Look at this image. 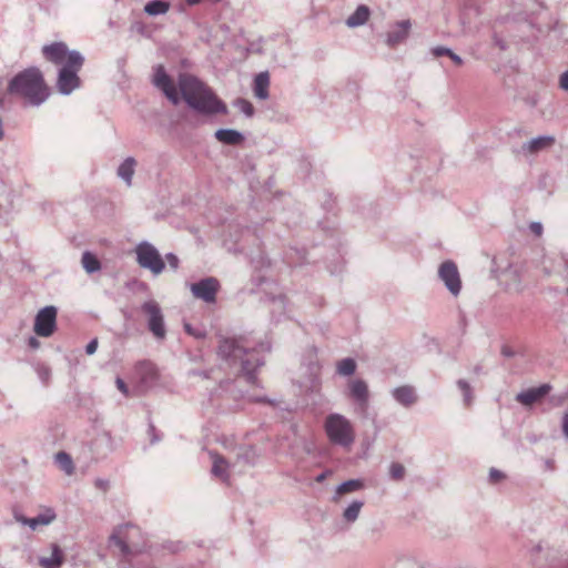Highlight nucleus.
<instances>
[{
	"mask_svg": "<svg viewBox=\"0 0 568 568\" xmlns=\"http://www.w3.org/2000/svg\"><path fill=\"white\" fill-rule=\"evenodd\" d=\"M153 84L173 105H178L183 99L191 110L204 116L229 113L226 103L207 84L192 74L181 73L178 89L164 67L158 65L154 70Z\"/></svg>",
	"mask_w": 568,
	"mask_h": 568,
	"instance_id": "1",
	"label": "nucleus"
},
{
	"mask_svg": "<svg viewBox=\"0 0 568 568\" xmlns=\"http://www.w3.org/2000/svg\"><path fill=\"white\" fill-rule=\"evenodd\" d=\"M271 351L267 339L255 342L251 334L220 336L217 356L231 369L245 377L246 382L256 383L255 372L264 365L263 354Z\"/></svg>",
	"mask_w": 568,
	"mask_h": 568,
	"instance_id": "2",
	"label": "nucleus"
},
{
	"mask_svg": "<svg viewBox=\"0 0 568 568\" xmlns=\"http://www.w3.org/2000/svg\"><path fill=\"white\" fill-rule=\"evenodd\" d=\"M42 54L49 62L60 65L55 88L62 95H70L81 87L79 71L84 64V57L78 50H70L61 41L52 42L42 47Z\"/></svg>",
	"mask_w": 568,
	"mask_h": 568,
	"instance_id": "3",
	"label": "nucleus"
},
{
	"mask_svg": "<svg viewBox=\"0 0 568 568\" xmlns=\"http://www.w3.org/2000/svg\"><path fill=\"white\" fill-rule=\"evenodd\" d=\"M7 94L22 99L27 105L40 106L48 100L50 90L41 70L30 67L18 72L9 81Z\"/></svg>",
	"mask_w": 568,
	"mask_h": 568,
	"instance_id": "4",
	"label": "nucleus"
},
{
	"mask_svg": "<svg viewBox=\"0 0 568 568\" xmlns=\"http://www.w3.org/2000/svg\"><path fill=\"white\" fill-rule=\"evenodd\" d=\"M323 428L328 442L335 446L349 450L355 443V427L343 414H328L324 419Z\"/></svg>",
	"mask_w": 568,
	"mask_h": 568,
	"instance_id": "5",
	"label": "nucleus"
},
{
	"mask_svg": "<svg viewBox=\"0 0 568 568\" xmlns=\"http://www.w3.org/2000/svg\"><path fill=\"white\" fill-rule=\"evenodd\" d=\"M343 396L353 404L354 412L365 416L371 400L368 384L363 378H349L343 389Z\"/></svg>",
	"mask_w": 568,
	"mask_h": 568,
	"instance_id": "6",
	"label": "nucleus"
},
{
	"mask_svg": "<svg viewBox=\"0 0 568 568\" xmlns=\"http://www.w3.org/2000/svg\"><path fill=\"white\" fill-rule=\"evenodd\" d=\"M136 262L145 270L151 271L153 274L159 275L165 268V263L161 257L159 251L151 243L143 241L135 247Z\"/></svg>",
	"mask_w": 568,
	"mask_h": 568,
	"instance_id": "7",
	"label": "nucleus"
},
{
	"mask_svg": "<svg viewBox=\"0 0 568 568\" xmlns=\"http://www.w3.org/2000/svg\"><path fill=\"white\" fill-rule=\"evenodd\" d=\"M141 312L146 318V325L152 335L163 341L166 337V327L159 303L154 300L146 301L141 305Z\"/></svg>",
	"mask_w": 568,
	"mask_h": 568,
	"instance_id": "8",
	"label": "nucleus"
},
{
	"mask_svg": "<svg viewBox=\"0 0 568 568\" xmlns=\"http://www.w3.org/2000/svg\"><path fill=\"white\" fill-rule=\"evenodd\" d=\"M57 314L55 306L49 305L41 308L34 318V332L42 337H50L57 328Z\"/></svg>",
	"mask_w": 568,
	"mask_h": 568,
	"instance_id": "9",
	"label": "nucleus"
},
{
	"mask_svg": "<svg viewBox=\"0 0 568 568\" xmlns=\"http://www.w3.org/2000/svg\"><path fill=\"white\" fill-rule=\"evenodd\" d=\"M438 277L453 296H458L462 291L460 275L457 265L448 260L438 267Z\"/></svg>",
	"mask_w": 568,
	"mask_h": 568,
	"instance_id": "10",
	"label": "nucleus"
},
{
	"mask_svg": "<svg viewBox=\"0 0 568 568\" xmlns=\"http://www.w3.org/2000/svg\"><path fill=\"white\" fill-rule=\"evenodd\" d=\"M190 290L194 297L204 301L207 304L216 302V294L220 290L217 278L209 276L201 278L190 285Z\"/></svg>",
	"mask_w": 568,
	"mask_h": 568,
	"instance_id": "11",
	"label": "nucleus"
},
{
	"mask_svg": "<svg viewBox=\"0 0 568 568\" xmlns=\"http://www.w3.org/2000/svg\"><path fill=\"white\" fill-rule=\"evenodd\" d=\"M556 140L554 135H539L531 140L524 142L519 149L514 152L524 158L537 155L544 151L549 150L555 144Z\"/></svg>",
	"mask_w": 568,
	"mask_h": 568,
	"instance_id": "12",
	"label": "nucleus"
},
{
	"mask_svg": "<svg viewBox=\"0 0 568 568\" xmlns=\"http://www.w3.org/2000/svg\"><path fill=\"white\" fill-rule=\"evenodd\" d=\"M410 28V20L406 19L397 21L395 24L392 26V28L386 34V44L389 48H395L398 44L403 43L408 38Z\"/></svg>",
	"mask_w": 568,
	"mask_h": 568,
	"instance_id": "13",
	"label": "nucleus"
},
{
	"mask_svg": "<svg viewBox=\"0 0 568 568\" xmlns=\"http://www.w3.org/2000/svg\"><path fill=\"white\" fill-rule=\"evenodd\" d=\"M551 386L549 384H541L538 387H531L521 390L516 395V400L524 406H531L549 394Z\"/></svg>",
	"mask_w": 568,
	"mask_h": 568,
	"instance_id": "14",
	"label": "nucleus"
},
{
	"mask_svg": "<svg viewBox=\"0 0 568 568\" xmlns=\"http://www.w3.org/2000/svg\"><path fill=\"white\" fill-rule=\"evenodd\" d=\"M393 398L404 407H409L417 402L415 388L410 385H403L392 390Z\"/></svg>",
	"mask_w": 568,
	"mask_h": 568,
	"instance_id": "15",
	"label": "nucleus"
},
{
	"mask_svg": "<svg viewBox=\"0 0 568 568\" xmlns=\"http://www.w3.org/2000/svg\"><path fill=\"white\" fill-rule=\"evenodd\" d=\"M214 136L219 142L226 145H239L245 139L242 132L234 129H219Z\"/></svg>",
	"mask_w": 568,
	"mask_h": 568,
	"instance_id": "16",
	"label": "nucleus"
},
{
	"mask_svg": "<svg viewBox=\"0 0 568 568\" xmlns=\"http://www.w3.org/2000/svg\"><path fill=\"white\" fill-rule=\"evenodd\" d=\"M270 87V74L267 71L260 72L254 78L253 92L255 98L258 100H266L268 94Z\"/></svg>",
	"mask_w": 568,
	"mask_h": 568,
	"instance_id": "17",
	"label": "nucleus"
},
{
	"mask_svg": "<svg viewBox=\"0 0 568 568\" xmlns=\"http://www.w3.org/2000/svg\"><path fill=\"white\" fill-rule=\"evenodd\" d=\"M371 11L367 6L361 4L356 10L346 19L348 28H356L365 24L369 18Z\"/></svg>",
	"mask_w": 568,
	"mask_h": 568,
	"instance_id": "18",
	"label": "nucleus"
},
{
	"mask_svg": "<svg viewBox=\"0 0 568 568\" xmlns=\"http://www.w3.org/2000/svg\"><path fill=\"white\" fill-rule=\"evenodd\" d=\"M136 161L134 158H126L118 168V176L122 179L128 186L132 185V179L135 172Z\"/></svg>",
	"mask_w": 568,
	"mask_h": 568,
	"instance_id": "19",
	"label": "nucleus"
},
{
	"mask_svg": "<svg viewBox=\"0 0 568 568\" xmlns=\"http://www.w3.org/2000/svg\"><path fill=\"white\" fill-rule=\"evenodd\" d=\"M171 3L165 0H151L144 4L143 11L149 17H158L168 13Z\"/></svg>",
	"mask_w": 568,
	"mask_h": 568,
	"instance_id": "20",
	"label": "nucleus"
},
{
	"mask_svg": "<svg viewBox=\"0 0 568 568\" xmlns=\"http://www.w3.org/2000/svg\"><path fill=\"white\" fill-rule=\"evenodd\" d=\"M364 488V481L362 479H349L339 484L333 496V500L337 501L339 496L344 494L354 493Z\"/></svg>",
	"mask_w": 568,
	"mask_h": 568,
	"instance_id": "21",
	"label": "nucleus"
},
{
	"mask_svg": "<svg viewBox=\"0 0 568 568\" xmlns=\"http://www.w3.org/2000/svg\"><path fill=\"white\" fill-rule=\"evenodd\" d=\"M39 564L44 568H59L63 564V554L58 545H52L50 557H40Z\"/></svg>",
	"mask_w": 568,
	"mask_h": 568,
	"instance_id": "22",
	"label": "nucleus"
},
{
	"mask_svg": "<svg viewBox=\"0 0 568 568\" xmlns=\"http://www.w3.org/2000/svg\"><path fill=\"white\" fill-rule=\"evenodd\" d=\"M129 528L128 525L118 527L110 536V542L116 546L123 555L131 552L128 542L125 541L124 530Z\"/></svg>",
	"mask_w": 568,
	"mask_h": 568,
	"instance_id": "23",
	"label": "nucleus"
},
{
	"mask_svg": "<svg viewBox=\"0 0 568 568\" xmlns=\"http://www.w3.org/2000/svg\"><path fill=\"white\" fill-rule=\"evenodd\" d=\"M283 261L290 267L300 266L306 262V252L304 248L291 247L285 252Z\"/></svg>",
	"mask_w": 568,
	"mask_h": 568,
	"instance_id": "24",
	"label": "nucleus"
},
{
	"mask_svg": "<svg viewBox=\"0 0 568 568\" xmlns=\"http://www.w3.org/2000/svg\"><path fill=\"white\" fill-rule=\"evenodd\" d=\"M237 458L246 465L254 466L260 458V453L254 446L245 445L240 447Z\"/></svg>",
	"mask_w": 568,
	"mask_h": 568,
	"instance_id": "25",
	"label": "nucleus"
},
{
	"mask_svg": "<svg viewBox=\"0 0 568 568\" xmlns=\"http://www.w3.org/2000/svg\"><path fill=\"white\" fill-rule=\"evenodd\" d=\"M364 506L362 500H353L343 511V519L346 523H354L357 520L359 513Z\"/></svg>",
	"mask_w": 568,
	"mask_h": 568,
	"instance_id": "26",
	"label": "nucleus"
},
{
	"mask_svg": "<svg viewBox=\"0 0 568 568\" xmlns=\"http://www.w3.org/2000/svg\"><path fill=\"white\" fill-rule=\"evenodd\" d=\"M81 263L87 273L92 274L101 268L99 258L91 252L85 251L82 254Z\"/></svg>",
	"mask_w": 568,
	"mask_h": 568,
	"instance_id": "27",
	"label": "nucleus"
},
{
	"mask_svg": "<svg viewBox=\"0 0 568 568\" xmlns=\"http://www.w3.org/2000/svg\"><path fill=\"white\" fill-rule=\"evenodd\" d=\"M357 368L356 362L352 357H346L339 361L336 365V373L341 376H352Z\"/></svg>",
	"mask_w": 568,
	"mask_h": 568,
	"instance_id": "28",
	"label": "nucleus"
},
{
	"mask_svg": "<svg viewBox=\"0 0 568 568\" xmlns=\"http://www.w3.org/2000/svg\"><path fill=\"white\" fill-rule=\"evenodd\" d=\"M54 460L58 466L67 474L72 475L74 471V465L71 456L65 452H59L54 456Z\"/></svg>",
	"mask_w": 568,
	"mask_h": 568,
	"instance_id": "29",
	"label": "nucleus"
},
{
	"mask_svg": "<svg viewBox=\"0 0 568 568\" xmlns=\"http://www.w3.org/2000/svg\"><path fill=\"white\" fill-rule=\"evenodd\" d=\"M456 384L458 389L463 394L464 404L466 406H469L474 400L473 388L470 384L465 379H458Z\"/></svg>",
	"mask_w": 568,
	"mask_h": 568,
	"instance_id": "30",
	"label": "nucleus"
},
{
	"mask_svg": "<svg viewBox=\"0 0 568 568\" xmlns=\"http://www.w3.org/2000/svg\"><path fill=\"white\" fill-rule=\"evenodd\" d=\"M226 462L223 458H216L214 459L213 466H212V474L215 477H219L223 481H226L229 478V475L226 473Z\"/></svg>",
	"mask_w": 568,
	"mask_h": 568,
	"instance_id": "31",
	"label": "nucleus"
},
{
	"mask_svg": "<svg viewBox=\"0 0 568 568\" xmlns=\"http://www.w3.org/2000/svg\"><path fill=\"white\" fill-rule=\"evenodd\" d=\"M57 518V514L52 508H45L42 513L36 516L40 526H48Z\"/></svg>",
	"mask_w": 568,
	"mask_h": 568,
	"instance_id": "32",
	"label": "nucleus"
},
{
	"mask_svg": "<svg viewBox=\"0 0 568 568\" xmlns=\"http://www.w3.org/2000/svg\"><path fill=\"white\" fill-rule=\"evenodd\" d=\"M406 469L400 463H392L389 465V477L393 480L399 481L405 477Z\"/></svg>",
	"mask_w": 568,
	"mask_h": 568,
	"instance_id": "33",
	"label": "nucleus"
},
{
	"mask_svg": "<svg viewBox=\"0 0 568 568\" xmlns=\"http://www.w3.org/2000/svg\"><path fill=\"white\" fill-rule=\"evenodd\" d=\"M251 264L255 271H263L271 266V261L263 254L260 253L251 260Z\"/></svg>",
	"mask_w": 568,
	"mask_h": 568,
	"instance_id": "34",
	"label": "nucleus"
},
{
	"mask_svg": "<svg viewBox=\"0 0 568 568\" xmlns=\"http://www.w3.org/2000/svg\"><path fill=\"white\" fill-rule=\"evenodd\" d=\"M235 106L239 108V110L247 118H251L254 115L253 104L245 99H237L235 101Z\"/></svg>",
	"mask_w": 568,
	"mask_h": 568,
	"instance_id": "35",
	"label": "nucleus"
},
{
	"mask_svg": "<svg viewBox=\"0 0 568 568\" xmlns=\"http://www.w3.org/2000/svg\"><path fill=\"white\" fill-rule=\"evenodd\" d=\"M270 301L272 303V313L275 311L282 313L285 310L286 298L284 295L280 294L277 296H272Z\"/></svg>",
	"mask_w": 568,
	"mask_h": 568,
	"instance_id": "36",
	"label": "nucleus"
},
{
	"mask_svg": "<svg viewBox=\"0 0 568 568\" xmlns=\"http://www.w3.org/2000/svg\"><path fill=\"white\" fill-rule=\"evenodd\" d=\"M37 374H38L39 379L43 384H48L49 383L50 377H51V369H50V367H48L45 365H38Z\"/></svg>",
	"mask_w": 568,
	"mask_h": 568,
	"instance_id": "37",
	"label": "nucleus"
},
{
	"mask_svg": "<svg viewBox=\"0 0 568 568\" xmlns=\"http://www.w3.org/2000/svg\"><path fill=\"white\" fill-rule=\"evenodd\" d=\"M184 329H185V332H186L187 334H190V335H192V336H194L195 338H199V339H200V338H204V337H205V335H206V333H205V331H204V329H202V328H195V327H193V326H192V325H190V324H185V325H184Z\"/></svg>",
	"mask_w": 568,
	"mask_h": 568,
	"instance_id": "38",
	"label": "nucleus"
},
{
	"mask_svg": "<svg viewBox=\"0 0 568 568\" xmlns=\"http://www.w3.org/2000/svg\"><path fill=\"white\" fill-rule=\"evenodd\" d=\"M165 260L173 271H176L179 268L180 260L174 253H168L165 255Z\"/></svg>",
	"mask_w": 568,
	"mask_h": 568,
	"instance_id": "39",
	"label": "nucleus"
},
{
	"mask_svg": "<svg viewBox=\"0 0 568 568\" xmlns=\"http://www.w3.org/2000/svg\"><path fill=\"white\" fill-rule=\"evenodd\" d=\"M505 478V474L496 468H490L489 470V481L493 484L498 483L499 480Z\"/></svg>",
	"mask_w": 568,
	"mask_h": 568,
	"instance_id": "40",
	"label": "nucleus"
},
{
	"mask_svg": "<svg viewBox=\"0 0 568 568\" xmlns=\"http://www.w3.org/2000/svg\"><path fill=\"white\" fill-rule=\"evenodd\" d=\"M452 52L453 51L449 48H446V47H443V45H437V47H434L432 49V53H433L434 57H443V55L449 57V54Z\"/></svg>",
	"mask_w": 568,
	"mask_h": 568,
	"instance_id": "41",
	"label": "nucleus"
},
{
	"mask_svg": "<svg viewBox=\"0 0 568 568\" xmlns=\"http://www.w3.org/2000/svg\"><path fill=\"white\" fill-rule=\"evenodd\" d=\"M164 547L169 549L171 552H179L184 548L181 541H170Z\"/></svg>",
	"mask_w": 568,
	"mask_h": 568,
	"instance_id": "42",
	"label": "nucleus"
},
{
	"mask_svg": "<svg viewBox=\"0 0 568 568\" xmlns=\"http://www.w3.org/2000/svg\"><path fill=\"white\" fill-rule=\"evenodd\" d=\"M559 88L568 92V70L562 72L559 77Z\"/></svg>",
	"mask_w": 568,
	"mask_h": 568,
	"instance_id": "43",
	"label": "nucleus"
},
{
	"mask_svg": "<svg viewBox=\"0 0 568 568\" xmlns=\"http://www.w3.org/2000/svg\"><path fill=\"white\" fill-rule=\"evenodd\" d=\"M97 348H98V339L93 338L85 346V353L88 355H93L97 352Z\"/></svg>",
	"mask_w": 568,
	"mask_h": 568,
	"instance_id": "44",
	"label": "nucleus"
},
{
	"mask_svg": "<svg viewBox=\"0 0 568 568\" xmlns=\"http://www.w3.org/2000/svg\"><path fill=\"white\" fill-rule=\"evenodd\" d=\"M561 430L565 439L568 440V412L562 415Z\"/></svg>",
	"mask_w": 568,
	"mask_h": 568,
	"instance_id": "45",
	"label": "nucleus"
},
{
	"mask_svg": "<svg viewBox=\"0 0 568 568\" xmlns=\"http://www.w3.org/2000/svg\"><path fill=\"white\" fill-rule=\"evenodd\" d=\"M529 230L537 236L542 234V225L539 222H531L529 225Z\"/></svg>",
	"mask_w": 568,
	"mask_h": 568,
	"instance_id": "46",
	"label": "nucleus"
},
{
	"mask_svg": "<svg viewBox=\"0 0 568 568\" xmlns=\"http://www.w3.org/2000/svg\"><path fill=\"white\" fill-rule=\"evenodd\" d=\"M115 384H116L118 389L122 394H124L125 396L129 394L128 386H126V384L124 383V381L122 378L118 377L116 381H115Z\"/></svg>",
	"mask_w": 568,
	"mask_h": 568,
	"instance_id": "47",
	"label": "nucleus"
},
{
	"mask_svg": "<svg viewBox=\"0 0 568 568\" xmlns=\"http://www.w3.org/2000/svg\"><path fill=\"white\" fill-rule=\"evenodd\" d=\"M566 396H552L550 397V402L554 406H560L564 404Z\"/></svg>",
	"mask_w": 568,
	"mask_h": 568,
	"instance_id": "48",
	"label": "nucleus"
},
{
	"mask_svg": "<svg viewBox=\"0 0 568 568\" xmlns=\"http://www.w3.org/2000/svg\"><path fill=\"white\" fill-rule=\"evenodd\" d=\"M28 345H29V347L37 349L40 347V342L37 337L30 336L28 339Z\"/></svg>",
	"mask_w": 568,
	"mask_h": 568,
	"instance_id": "49",
	"label": "nucleus"
},
{
	"mask_svg": "<svg viewBox=\"0 0 568 568\" xmlns=\"http://www.w3.org/2000/svg\"><path fill=\"white\" fill-rule=\"evenodd\" d=\"M449 58L457 65H462L464 63L463 58L460 55L456 54L455 52H452L449 54Z\"/></svg>",
	"mask_w": 568,
	"mask_h": 568,
	"instance_id": "50",
	"label": "nucleus"
},
{
	"mask_svg": "<svg viewBox=\"0 0 568 568\" xmlns=\"http://www.w3.org/2000/svg\"><path fill=\"white\" fill-rule=\"evenodd\" d=\"M501 354L505 356V357H514L515 356V352L507 345H504L501 347Z\"/></svg>",
	"mask_w": 568,
	"mask_h": 568,
	"instance_id": "51",
	"label": "nucleus"
},
{
	"mask_svg": "<svg viewBox=\"0 0 568 568\" xmlns=\"http://www.w3.org/2000/svg\"><path fill=\"white\" fill-rule=\"evenodd\" d=\"M13 516H14V519H16L18 523H20L21 525H23V526H27V525H28V517H26V516H23V515H21V514L17 513V511L14 513V515H13Z\"/></svg>",
	"mask_w": 568,
	"mask_h": 568,
	"instance_id": "52",
	"label": "nucleus"
},
{
	"mask_svg": "<svg viewBox=\"0 0 568 568\" xmlns=\"http://www.w3.org/2000/svg\"><path fill=\"white\" fill-rule=\"evenodd\" d=\"M28 527H30L32 530H36L40 525L37 521L36 517L28 518Z\"/></svg>",
	"mask_w": 568,
	"mask_h": 568,
	"instance_id": "53",
	"label": "nucleus"
},
{
	"mask_svg": "<svg viewBox=\"0 0 568 568\" xmlns=\"http://www.w3.org/2000/svg\"><path fill=\"white\" fill-rule=\"evenodd\" d=\"M494 42L500 50H506L507 47L505 41L499 39L497 36L494 37Z\"/></svg>",
	"mask_w": 568,
	"mask_h": 568,
	"instance_id": "54",
	"label": "nucleus"
},
{
	"mask_svg": "<svg viewBox=\"0 0 568 568\" xmlns=\"http://www.w3.org/2000/svg\"><path fill=\"white\" fill-rule=\"evenodd\" d=\"M149 432L152 434L151 443L154 444L160 440V438L155 435V427L154 425L149 426Z\"/></svg>",
	"mask_w": 568,
	"mask_h": 568,
	"instance_id": "55",
	"label": "nucleus"
},
{
	"mask_svg": "<svg viewBox=\"0 0 568 568\" xmlns=\"http://www.w3.org/2000/svg\"><path fill=\"white\" fill-rule=\"evenodd\" d=\"M560 264L562 265V267L565 270L568 267V255L567 254L560 255Z\"/></svg>",
	"mask_w": 568,
	"mask_h": 568,
	"instance_id": "56",
	"label": "nucleus"
},
{
	"mask_svg": "<svg viewBox=\"0 0 568 568\" xmlns=\"http://www.w3.org/2000/svg\"><path fill=\"white\" fill-rule=\"evenodd\" d=\"M95 485L97 487H100L102 489H105L106 486H108V481L106 480H103V479H97L95 480Z\"/></svg>",
	"mask_w": 568,
	"mask_h": 568,
	"instance_id": "57",
	"label": "nucleus"
},
{
	"mask_svg": "<svg viewBox=\"0 0 568 568\" xmlns=\"http://www.w3.org/2000/svg\"><path fill=\"white\" fill-rule=\"evenodd\" d=\"M132 29L136 30L138 32H142L144 29V26L142 22H135L132 24Z\"/></svg>",
	"mask_w": 568,
	"mask_h": 568,
	"instance_id": "58",
	"label": "nucleus"
},
{
	"mask_svg": "<svg viewBox=\"0 0 568 568\" xmlns=\"http://www.w3.org/2000/svg\"><path fill=\"white\" fill-rule=\"evenodd\" d=\"M545 466H546V469L548 470H552L554 469V466H555V463L552 459H546L545 460Z\"/></svg>",
	"mask_w": 568,
	"mask_h": 568,
	"instance_id": "59",
	"label": "nucleus"
},
{
	"mask_svg": "<svg viewBox=\"0 0 568 568\" xmlns=\"http://www.w3.org/2000/svg\"><path fill=\"white\" fill-rule=\"evenodd\" d=\"M328 471H324V473H321L320 475H317V477L315 478V480L317 483H322L325 480L326 476H327Z\"/></svg>",
	"mask_w": 568,
	"mask_h": 568,
	"instance_id": "60",
	"label": "nucleus"
},
{
	"mask_svg": "<svg viewBox=\"0 0 568 568\" xmlns=\"http://www.w3.org/2000/svg\"><path fill=\"white\" fill-rule=\"evenodd\" d=\"M253 280L256 282V284H257V285L263 284V283H264V281H265V280H264V276H262V275H254V276H253Z\"/></svg>",
	"mask_w": 568,
	"mask_h": 568,
	"instance_id": "61",
	"label": "nucleus"
},
{
	"mask_svg": "<svg viewBox=\"0 0 568 568\" xmlns=\"http://www.w3.org/2000/svg\"><path fill=\"white\" fill-rule=\"evenodd\" d=\"M473 372H474V374L479 375V374H481V372H483V367H481L480 365H476V366L473 368Z\"/></svg>",
	"mask_w": 568,
	"mask_h": 568,
	"instance_id": "62",
	"label": "nucleus"
},
{
	"mask_svg": "<svg viewBox=\"0 0 568 568\" xmlns=\"http://www.w3.org/2000/svg\"><path fill=\"white\" fill-rule=\"evenodd\" d=\"M338 272H339V270H331V274H336Z\"/></svg>",
	"mask_w": 568,
	"mask_h": 568,
	"instance_id": "63",
	"label": "nucleus"
},
{
	"mask_svg": "<svg viewBox=\"0 0 568 568\" xmlns=\"http://www.w3.org/2000/svg\"><path fill=\"white\" fill-rule=\"evenodd\" d=\"M314 384H316V385L318 384V378L317 377L314 378Z\"/></svg>",
	"mask_w": 568,
	"mask_h": 568,
	"instance_id": "64",
	"label": "nucleus"
}]
</instances>
